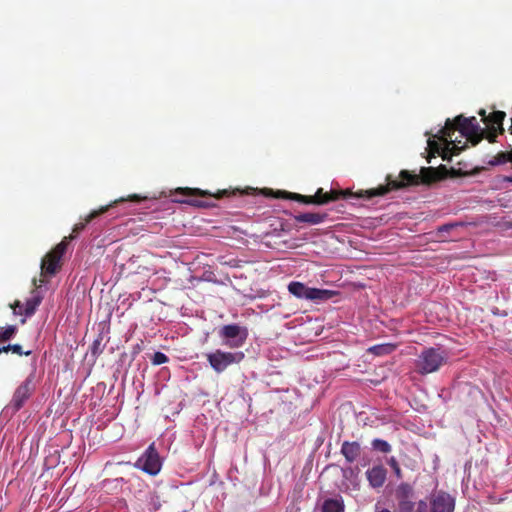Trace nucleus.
Instances as JSON below:
<instances>
[{"mask_svg": "<svg viewBox=\"0 0 512 512\" xmlns=\"http://www.w3.org/2000/svg\"><path fill=\"white\" fill-rule=\"evenodd\" d=\"M388 464L390 465V467L394 470L396 476L398 478L401 477V470H400V467H399V464L397 462V460L394 458V457H391L389 460H388Z\"/></svg>", "mask_w": 512, "mask_h": 512, "instance_id": "2f4dec72", "label": "nucleus"}, {"mask_svg": "<svg viewBox=\"0 0 512 512\" xmlns=\"http://www.w3.org/2000/svg\"><path fill=\"white\" fill-rule=\"evenodd\" d=\"M504 181L512 184V175L511 176H506Z\"/></svg>", "mask_w": 512, "mask_h": 512, "instance_id": "58836bf2", "label": "nucleus"}, {"mask_svg": "<svg viewBox=\"0 0 512 512\" xmlns=\"http://www.w3.org/2000/svg\"><path fill=\"white\" fill-rule=\"evenodd\" d=\"M345 505L341 496L327 498L321 505V512H344Z\"/></svg>", "mask_w": 512, "mask_h": 512, "instance_id": "6ab92c4d", "label": "nucleus"}, {"mask_svg": "<svg viewBox=\"0 0 512 512\" xmlns=\"http://www.w3.org/2000/svg\"><path fill=\"white\" fill-rule=\"evenodd\" d=\"M459 174V171L448 169L443 164L438 167H421L418 171V185L433 186L447 177H456Z\"/></svg>", "mask_w": 512, "mask_h": 512, "instance_id": "39448f33", "label": "nucleus"}, {"mask_svg": "<svg viewBox=\"0 0 512 512\" xmlns=\"http://www.w3.org/2000/svg\"><path fill=\"white\" fill-rule=\"evenodd\" d=\"M395 350V345L386 343V344H378L370 347L368 349L369 353H372L376 356H383L392 353Z\"/></svg>", "mask_w": 512, "mask_h": 512, "instance_id": "4be33fe9", "label": "nucleus"}, {"mask_svg": "<svg viewBox=\"0 0 512 512\" xmlns=\"http://www.w3.org/2000/svg\"><path fill=\"white\" fill-rule=\"evenodd\" d=\"M369 484L374 488L383 486L386 480V469L383 466H374L366 472Z\"/></svg>", "mask_w": 512, "mask_h": 512, "instance_id": "2eb2a0df", "label": "nucleus"}, {"mask_svg": "<svg viewBox=\"0 0 512 512\" xmlns=\"http://www.w3.org/2000/svg\"><path fill=\"white\" fill-rule=\"evenodd\" d=\"M328 218L327 213H319V212H307L300 213L294 216V220L297 223H306L309 225H317L323 223Z\"/></svg>", "mask_w": 512, "mask_h": 512, "instance_id": "dca6fc26", "label": "nucleus"}, {"mask_svg": "<svg viewBox=\"0 0 512 512\" xmlns=\"http://www.w3.org/2000/svg\"><path fill=\"white\" fill-rule=\"evenodd\" d=\"M44 282H45L44 280L40 279V280H39V284H38V283H37V279H36V278H34V279H33V284H34V286H36V287H40V286H42V284H43Z\"/></svg>", "mask_w": 512, "mask_h": 512, "instance_id": "4c0bfd02", "label": "nucleus"}, {"mask_svg": "<svg viewBox=\"0 0 512 512\" xmlns=\"http://www.w3.org/2000/svg\"><path fill=\"white\" fill-rule=\"evenodd\" d=\"M17 332V327L15 325H9L7 327L0 328V343L7 342L13 338V336Z\"/></svg>", "mask_w": 512, "mask_h": 512, "instance_id": "a878e982", "label": "nucleus"}, {"mask_svg": "<svg viewBox=\"0 0 512 512\" xmlns=\"http://www.w3.org/2000/svg\"><path fill=\"white\" fill-rule=\"evenodd\" d=\"M376 512H391V511H389L388 509H382V510L376 511Z\"/></svg>", "mask_w": 512, "mask_h": 512, "instance_id": "ea45409f", "label": "nucleus"}, {"mask_svg": "<svg viewBox=\"0 0 512 512\" xmlns=\"http://www.w3.org/2000/svg\"><path fill=\"white\" fill-rule=\"evenodd\" d=\"M207 361L216 373H222L230 365L239 364L244 358L245 354L242 351L225 352L220 349L206 355Z\"/></svg>", "mask_w": 512, "mask_h": 512, "instance_id": "20e7f679", "label": "nucleus"}, {"mask_svg": "<svg viewBox=\"0 0 512 512\" xmlns=\"http://www.w3.org/2000/svg\"><path fill=\"white\" fill-rule=\"evenodd\" d=\"M143 198L137 194L130 195L127 200L133 202H140Z\"/></svg>", "mask_w": 512, "mask_h": 512, "instance_id": "473e14b6", "label": "nucleus"}, {"mask_svg": "<svg viewBox=\"0 0 512 512\" xmlns=\"http://www.w3.org/2000/svg\"><path fill=\"white\" fill-rule=\"evenodd\" d=\"M61 267V259L51 252H48L41 262V273L43 275H54Z\"/></svg>", "mask_w": 512, "mask_h": 512, "instance_id": "ddd939ff", "label": "nucleus"}, {"mask_svg": "<svg viewBox=\"0 0 512 512\" xmlns=\"http://www.w3.org/2000/svg\"><path fill=\"white\" fill-rule=\"evenodd\" d=\"M74 239L75 235H69L67 237H64L63 240L60 243H58L50 252L55 256H58V258L62 259L64 253L67 250L69 241Z\"/></svg>", "mask_w": 512, "mask_h": 512, "instance_id": "5701e85b", "label": "nucleus"}, {"mask_svg": "<svg viewBox=\"0 0 512 512\" xmlns=\"http://www.w3.org/2000/svg\"><path fill=\"white\" fill-rule=\"evenodd\" d=\"M455 499L446 492L433 493L430 499V512H454Z\"/></svg>", "mask_w": 512, "mask_h": 512, "instance_id": "9d476101", "label": "nucleus"}, {"mask_svg": "<svg viewBox=\"0 0 512 512\" xmlns=\"http://www.w3.org/2000/svg\"><path fill=\"white\" fill-rule=\"evenodd\" d=\"M110 206L111 205L103 206L98 210H93L92 212H90L85 217L84 222H80V223H77L74 225V227L72 229V233L70 235H75V238H76L77 235L85 229V227L88 223H90L92 220H94L96 217L100 216L101 214L105 213Z\"/></svg>", "mask_w": 512, "mask_h": 512, "instance_id": "a211bd4d", "label": "nucleus"}, {"mask_svg": "<svg viewBox=\"0 0 512 512\" xmlns=\"http://www.w3.org/2000/svg\"><path fill=\"white\" fill-rule=\"evenodd\" d=\"M1 353H4V352H3V350H2V347H0V354H1Z\"/></svg>", "mask_w": 512, "mask_h": 512, "instance_id": "37998d69", "label": "nucleus"}, {"mask_svg": "<svg viewBox=\"0 0 512 512\" xmlns=\"http://www.w3.org/2000/svg\"><path fill=\"white\" fill-rule=\"evenodd\" d=\"M387 183L385 185H379L376 188L360 190L355 194L358 198H366L371 199L376 196H383L392 190H397L400 188H404L408 185L416 184V175L410 173L407 170H402L398 176V178H392L391 175H388Z\"/></svg>", "mask_w": 512, "mask_h": 512, "instance_id": "f03ea898", "label": "nucleus"}, {"mask_svg": "<svg viewBox=\"0 0 512 512\" xmlns=\"http://www.w3.org/2000/svg\"><path fill=\"white\" fill-rule=\"evenodd\" d=\"M453 226L452 225H443L441 227L438 228V231L439 232H447L449 231Z\"/></svg>", "mask_w": 512, "mask_h": 512, "instance_id": "72a5a7b5", "label": "nucleus"}, {"mask_svg": "<svg viewBox=\"0 0 512 512\" xmlns=\"http://www.w3.org/2000/svg\"><path fill=\"white\" fill-rule=\"evenodd\" d=\"M350 195H352V193L348 190H330L329 192H324L323 188H318L316 193L314 194V197L318 201H324V205L333 201H337L340 198H347Z\"/></svg>", "mask_w": 512, "mask_h": 512, "instance_id": "f8f14e48", "label": "nucleus"}, {"mask_svg": "<svg viewBox=\"0 0 512 512\" xmlns=\"http://www.w3.org/2000/svg\"><path fill=\"white\" fill-rule=\"evenodd\" d=\"M372 448L382 453H389L391 451V445L382 439H374L372 441Z\"/></svg>", "mask_w": 512, "mask_h": 512, "instance_id": "bb28decb", "label": "nucleus"}, {"mask_svg": "<svg viewBox=\"0 0 512 512\" xmlns=\"http://www.w3.org/2000/svg\"><path fill=\"white\" fill-rule=\"evenodd\" d=\"M168 361H169V358L167 357L166 354H164L162 352H155L151 359V362L153 365H161V364L167 363Z\"/></svg>", "mask_w": 512, "mask_h": 512, "instance_id": "c756f323", "label": "nucleus"}, {"mask_svg": "<svg viewBox=\"0 0 512 512\" xmlns=\"http://www.w3.org/2000/svg\"><path fill=\"white\" fill-rule=\"evenodd\" d=\"M341 454L348 463H353L361 454V446L357 441H344L341 446Z\"/></svg>", "mask_w": 512, "mask_h": 512, "instance_id": "4468645a", "label": "nucleus"}, {"mask_svg": "<svg viewBox=\"0 0 512 512\" xmlns=\"http://www.w3.org/2000/svg\"><path fill=\"white\" fill-rule=\"evenodd\" d=\"M177 202H181V203H184L186 202V200H183V199H177L176 200ZM187 203H190L194 206H197V207H210L212 206V203L206 201V200H190V201H187Z\"/></svg>", "mask_w": 512, "mask_h": 512, "instance_id": "7c9ffc66", "label": "nucleus"}, {"mask_svg": "<svg viewBox=\"0 0 512 512\" xmlns=\"http://www.w3.org/2000/svg\"><path fill=\"white\" fill-rule=\"evenodd\" d=\"M219 336L224 339V345L227 347L240 348L248 337V330L238 324H228L220 329Z\"/></svg>", "mask_w": 512, "mask_h": 512, "instance_id": "0eeeda50", "label": "nucleus"}, {"mask_svg": "<svg viewBox=\"0 0 512 512\" xmlns=\"http://www.w3.org/2000/svg\"><path fill=\"white\" fill-rule=\"evenodd\" d=\"M479 115L482 117V120L485 123V119H488V116L486 115V111L484 109H480Z\"/></svg>", "mask_w": 512, "mask_h": 512, "instance_id": "c9c22d12", "label": "nucleus"}, {"mask_svg": "<svg viewBox=\"0 0 512 512\" xmlns=\"http://www.w3.org/2000/svg\"><path fill=\"white\" fill-rule=\"evenodd\" d=\"M176 194H182L184 196H197V197H214L216 199H220L224 194H226V191H219L216 194H212L209 191L201 190L199 188H177L175 190Z\"/></svg>", "mask_w": 512, "mask_h": 512, "instance_id": "f3484780", "label": "nucleus"}, {"mask_svg": "<svg viewBox=\"0 0 512 512\" xmlns=\"http://www.w3.org/2000/svg\"><path fill=\"white\" fill-rule=\"evenodd\" d=\"M15 306H16V307H20V302H19V301H16V302H15Z\"/></svg>", "mask_w": 512, "mask_h": 512, "instance_id": "79ce46f5", "label": "nucleus"}, {"mask_svg": "<svg viewBox=\"0 0 512 512\" xmlns=\"http://www.w3.org/2000/svg\"><path fill=\"white\" fill-rule=\"evenodd\" d=\"M41 301L42 297L40 295H34L33 297L29 298L25 303V316H32L35 313L37 307L41 304Z\"/></svg>", "mask_w": 512, "mask_h": 512, "instance_id": "412c9836", "label": "nucleus"}, {"mask_svg": "<svg viewBox=\"0 0 512 512\" xmlns=\"http://www.w3.org/2000/svg\"><path fill=\"white\" fill-rule=\"evenodd\" d=\"M283 197L289 200H294L303 204H314V205H323L324 201H318L315 199L314 195H302L293 192H281Z\"/></svg>", "mask_w": 512, "mask_h": 512, "instance_id": "aec40b11", "label": "nucleus"}, {"mask_svg": "<svg viewBox=\"0 0 512 512\" xmlns=\"http://www.w3.org/2000/svg\"><path fill=\"white\" fill-rule=\"evenodd\" d=\"M100 342H101V339H96L93 343V353L95 354L96 353V349L98 348V346L100 345Z\"/></svg>", "mask_w": 512, "mask_h": 512, "instance_id": "e433bc0d", "label": "nucleus"}, {"mask_svg": "<svg viewBox=\"0 0 512 512\" xmlns=\"http://www.w3.org/2000/svg\"><path fill=\"white\" fill-rule=\"evenodd\" d=\"M74 239L75 235H69L67 237H64L63 240L60 243H58L50 252L55 256H58V258L62 259L64 253L67 250L69 241Z\"/></svg>", "mask_w": 512, "mask_h": 512, "instance_id": "b1692460", "label": "nucleus"}, {"mask_svg": "<svg viewBox=\"0 0 512 512\" xmlns=\"http://www.w3.org/2000/svg\"><path fill=\"white\" fill-rule=\"evenodd\" d=\"M506 114L503 111H494L490 115H488V119H485L486 124H496L499 126L501 132H503V121Z\"/></svg>", "mask_w": 512, "mask_h": 512, "instance_id": "393cba45", "label": "nucleus"}, {"mask_svg": "<svg viewBox=\"0 0 512 512\" xmlns=\"http://www.w3.org/2000/svg\"><path fill=\"white\" fill-rule=\"evenodd\" d=\"M445 362L443 351L435 348L425 349L418 359V373L428 374L437 371Z\"/></svg>", "mask_w": 512, "mask_h": 512, "instance_id": "423d86ee", "label": "nucleus"}, {"mask_svg": "<svg viewBox=\"0 0 512 512\" xmlns=\"http://www.w3.org/2000/svg\"><path fill=\"white\" fill-rule=\"evenodd\" d=\"M2 350L4 353H8L11 351L12 353L17 354L19 356H29L31 354V351L24 352L20 344H9L7 346H3Z\"/></svg>", "mask_w": 512, "mask_h": 512, "instance_id": "cd10ccee", "label": "nucleus"}, {"mask_svg": "<svg viewBox=\"0 0 512 512\" xmlns=\"http://www.w3.org/2000/svg\"><path fill=\"white\" fill-rule=\"evenodd\" d=\"M136 465L150 475L159 473L162 463L154 443L149 445L144 454L138 459Z\"/></svg>", "mask_w": 512, "mask_h": 512, "instance_id": "1a4fd4ad", "label": "nucleus"}, {"mask_svg": "<svg viewBox=\"0 0 512 512\" xmlns=\"http://www.w3.org/2000/svg\"><path fill=\"white\" fill-rule=\"evenodd\" d=\"M413 494L412 486L407 483H402L397 487L395 497L398 502L399 512H413Z\"/></svg>", "mask_w": 512, "mask_h": 512, "instance_id": "9b49d317", "label": "nucleus"}, {"mask_svg": "<svg viewBox=\"0 0 512 512\" xmlns=\"http://www.w3.org/2000/svg\"><path fill=\"white\" fill-rule=\"evenodd\" d=\"M456 131L473 146H476L485 137V131L480 127L476 117H465L460 114L454 119L447 118L445 125L436 134H428L425 149V158L428 163H431L432 158L437 156H440L444 161H451L453 156L459 155L467 147L466 143L459 146L458 144L461 141L453 140L452 137Z\"/></svg>", "mask_w": 512, "mask_h": 512, "instance_id": "f257e3e1", "label": "nucleus"}, {"mask_svg": "<svg viewBox=\"0 0 512 512\" xmlns=\"http://www.w3.org/2000/svg\"><path fill=\"white\" fill-rule=\"evenodd\" d=\"M34 379L35 372L33 371L14 391L10 405L15 411L20 410L35 391Z\"/></svg>", "mask_w": 512, "mask_h": 512, "instance_id": "6e6552de", "label": "nucleus"}, {"mask_svg": "<svg viewBox=\"0 0 512 512\" xmlns=\"http://www.w3.org/2000/svg\"><path fill=\"white\" fill-rule=\"evenodd\" d=\"M425 509H426V503H424L423 501H418V512H422Z\"/></svg>", "mask_w": 512, "mask_h": 512, "instance_id": "f704fd0d", "label": "nucleus"}, {"mask_svg": "<svg viewBox=\"0 0 512 512\" xmlns=\"http://www.w3.org/2000/svg\"><path fill=\"white\" fill-rule=\"evenodd\" d=\"M288 291L299 299L311 300L317 303L327 301L338 294L332 290L311 288L297 281L289 283Z\"/></svg>", "mask_w": 512, "mask_h": 512, "instance_id": "7ed1b4c3", "label": "nucleus"}, {"mask_svg": "<svg viewBox=\"0 0 512 512\" xmlns=\"http://www.w3.org/2000/svg\"><path fill=\"white\" fill-rule=\"evenodd\" d=\"M506 162H512V153L510 151L499 152L493 161L490 162L491 165L504 164Z\"/></svg>", "mask_w": 512, "mask_h": 512, "instance_id": "c85d7f7f", "label": "nucleus"}, {"mask_svg": "<svg viewBox=\"0 0 512 512\" xmlns=\"http://www.w3.org/2000/svg\"><path fill=\"white\" fill-rule=\"evenodd\" d=\"M124 200H125V199L120 198L119 200H116L114 203L122 202V201H124Z\"/></svg>", "mask_w": 512, "mask_h": 512, "instance_id": "a19ab883", "label": "nucleus"}]
</instances>
